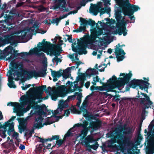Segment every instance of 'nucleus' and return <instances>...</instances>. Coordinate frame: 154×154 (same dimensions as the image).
<instances>
[{
    "mask_svg": "<svg viewBox=\"0 0 154 154\" xmlns=\"http://www.w3.org/2000/svg\"><path fill=\"white\" fill-rule=\"evenodd\" d=\"M120 8L115 9V16L117 23L116 26L118 30H115V27H107L105 31L106 36L103 37V39H108L112 35L118 34L121 35L122 34L124 36L127 34L125 26L126 23L125 18L121 16L123 13L125 15H133L135 11L140 9L137 6L131 5L129 0H115Z\"/></svg>",
    "mask_w": 154,
    "mask_h": 154,
    "instance_id": "f257e3e1",
    "label": "nucleus"
},
{
    "mask_svg": "<svg viewBox=\"0 0 154 154\" xmlns=\"http://www.w3.org/2000/svg\"><path fill=\"white\" fill-rule=\"evenodd\" d=\"M91 34L90 35L89 34L84 35L83 42L80 43L77 47V48L72 47V49L73 51H77L81 54H86L87 53L86 50L87 47H88L89 46L97 42H99L100 43V42L103 39L98 37L102 34L103 30L100 28H94L91 30Z\"/></svg>",
    "mask_w": 154,
    "mask_h": 154,
    "instance_id": "f03ea898",
    "label": "nucleus"
},
{
    "mask_svg": "<svg viewBox=\"0 0 154 154\" xmlns=\"http://www.w3.org/2000/svg\"><path fill=\"white\" fill-rule=\"evenodd\" d=\"M119 76H123V78H119L117 80L116 77L113 75L108 81L109 85H105L103 86L98 87V89L101 91H112L116 92V90L113 89L118 88V90H120V88H123L125 83L129 81L132 76V74L130 72L126 74L121 73Z\"/></svg>",
    "mask_w": 154,
    "mask_h": 154,
    "instance_id": "7ed1b4c3",
    "label": "nucleus"
},
{
    "mask_svg": "<svg viewBox=\"0 0 154 154\" xmlns=\"http://www.w3.org/2000/svg\"><path fill=\"white\" fill-rule=\"evenodd\" d=\"M15 68L17 70L15 71L14 67H10V69L7 74L8 77V85L10 88H16L14 82L13 81L14 79L17 81L21 79H26V76L25 75V72H24V70L22 69L23 66L21 63H15Z\"/></svg>",
    "mask_w": 154,
    "mask_h": 154,
    "instance_id": "20e7f679",
    "label": "nucleus"
},
{
    "mask_svg": "<svg viewBox=\"0 0 154 154\" xmlns=\"http://www.w3.org/2000/svg\"><path fill=\"white\" fill-rule=\"evenodd\" d=\"M21 101L20 105L16 102H9L7 103L8 106H14V112L17 113V116H23V112H25L29 110L33 101L29 100V96L26 95L22 96L20 98Z\"/></svg>",
    "mask_w": 154,
    "mask_h": 154,
    "instance_id": "39448f33",
    "label": "nucleus"
},
{
    "mask_svg": "<svg viewBox=\"0 0 154 154\" xmlns=\"http://www.w3.org/2000/svg\"><path fill=\"white\" fill-rule=\"evenodd\" d=\"M122 131V130H117L116 131L110 132L107 134L106 136L108 137H113V138L107 141L106 143L108 147L112 148L114 151L124 152V149L122 147V143L121 140H116L117 136H119V133Z\"/></svg>",
    "mask_w": 154,
    "mask_h": 154,
    "instance_id": "423d86ee",
    "label": "nucleus"
},
{
    "mask_svg": "<svg viewBox=\"0 0 154 154\" xmlns=\"http://www.w3.org/2000/svg\"><path fill=\"white\" fill-rule=\"evenodd\" d=\"M37 28L33 26L32 27L24 29L23 31H14L13 34H16L10 38V40L13 43H20L22 40L35 34Z\"/></svg>",
    "mask_w": 154,
    "mask_h": 154,
    "instance_id": "0eeeda50",
    "label": "nucleus"
},
{
    "mask_svg": "<svg viewBox=\"0 0 154 154\" xmlns=\"http://www.w3.org/2000/svg\"><path fill=\"white\" fill-rule=\"evenodd\" d=\"M44 112L41 108V107L38 105H37L33 108L29 114L31 115H35V120L34 122L33 127L35 129H39L42 128L43 125H47L52 123L55 122V121H51L50 122L45 123L42 125V121L43 120V116Z\"/></svg>",
    "mask_w": 154,
    "mask_h": 154,
    "instance_id": "6e6552de",
    "label": "nucleus"
},
{
    "mask_svg": "<svg viewBox=\"0 0 154 154\" xmlns=\"http://www.w3.org/2000/svg\"><path fill=\"white\" fill-rule=\"evenodd\" d=\"M43 48L41 49L42 51L46 53L47 54H50L51 56H55V57L52 60L54 64L56 62V65H57L59 63L61 62V59L62 57L60 55L61 51H59L55 50L50 42H49L48 44H45Z\"/></svg>",
    "mask_w": 154,
    "mask_h": 154,
    "instance_id": "1a4fd4ad",
    "label": "nucleus"
},
{
    "mask_svg": "<svg viewBox=\"0 0 154 154\" xmlns=\"http://www.w3.org/2000/svg\"><path fill=\"white\" fill-rule=\"evenodd\" d=\"M46 85H44L42 87L39 86L36 88H30L28 91L31 93L29 97V100L33 101L32 104L35 100L36 99L38 100V102L40 103L42 101V100H45L48 99V97L42 98V94L43 93V89L46 88Z\"/></svg>",
    "mask_w": 154,
    "mask_h": 154,
    "instance_id": "9d476101",
    "label": "nucleus"
},
{
    "mask_svg": "<svg viewBox=\"0 0 154 154\" xmlns=\"http://www.w3.org/2000/svg\"><path fill=\"white\" fill-rule=\"evenodd\" d=\"M45 92L51 95V99L55 101L57 100L58 97H64L68 94L66 87L64 85L60 86L58 91L55 89H52L51 87H48L45 90Z\"/></svg>",
    "mask_w": 154,
    "mask_h": 154,
    "instance_id": "9b49d317",
    "label": "nucleus"
},
{
    "mask_svg": "<svg viewBox=\"0 0 154 154\" xmlns=\"http://www.w3.org/2000/svg\"><path fill=\"white\" fill-rule=\"evenodd\" d=\"M43 67L41 70L36 72L35 70H30L27 69H23L24 70L26 76V79L29 80L33 77H43L46 75V71L47 70V65L46 63L44 62L43 63Z\"/></svg>",
    "mask_w": 154,
    "mask_h": 154,
    "instance_id": "f8f14e48",
    "label": "nucleus"
},
{
    "mask_svg": "<svg viewBox=\"0 0 154 154\" xmlns=\"http://www.w3.org/2000/svg\"><path fill=\"white\" fill-rule=\"evenodd\" d=\"M89 11L90 13H92L95 15H96L99 12L100 15L101 16L105 13L110 15L111 9L109 7H107L106 8H103L102 3L99 2L97 4H91Z\"/></svg>",
    "mask_w": 154,
    "mask_h": 154,
    "instance_id": "ddd939ff",
    "label": "nucleus"
},
{
    "mask_svg": "<svg viewBox=\"0 0 154 154\" xmlns=\"http://www.w3.org/2000/svg\"><path fill=\"white\" fill-rule=\"evenodd\" d=\"M74 96H69L67 99L65 101L63 100H60L59 102L58 103V107L56 110H54L53 112V110L52 111V113H53V116L51 117H48V120H51L53 118H55L56 117V115L60 114L61 112L62 111L63 109L64 108H66L68 106V103L71 100L74 99Z\"/></svg>",
    "mask_w": 154,
    "mask_h": 154,
    "instance_id": "4468645a",
    "label": "nucleus"
},
{
    "mask_svg": "<svg viewBox=\"0 0 154 154\" xmlns=\"http://www.w3.org/2000/svg\"><path fill=\"white\" fill-rule=\"evenodd\" d=\"M97 142L94 140L93 136L91 135H89L86 137V138L82 137L79 141V143L82 145L87 147H89L94 150H96L98 147V144H96L95 145H90L91 143L94 142Z\"/></svg>",
    "mask_w": 154,
    "mask_h": 154,
    "instance_id": "2eb2a0df",
    "label": "nucleus"
},
{
    "mask_svg": "<svg viewBox=\"0 0 154 154\" xmlns=\"http://www.w3.org/2000/svg\"><path fill=\"white\" fill-rule=\"evenodd\" d=\"M49 42L45 41V39H43L41 42H39L37 45L38 48H35L32 49L30 50L29 52H22L20 53L23 56H27L29 55H32L34 54H37L38 52L41 51H42V49L44 47V45L45 44H48Z\"/></svg>",
    "mask_w": 154,
    "mask_h": 154,
    "instance_id": "dca6fc26",
    "label": "nucleus"
},
{
    "mask_svg": "<svg viewBox=\"0 0 154 154\" xmlns=\"http://www.w3.org/2000/svg\"><path fill=\"white\" fill-rule=\"evenodd\" d=\"M130 86L133 88H135L139 85L140 88L142 90L147 89L149 85V83L142 80H133L130 83Z\"/></svg>",
    "mask_w": 154,
    "mask_h": 154,
    "instance_id": "f3484780",
    "label": "nucleus"
},
{
    "mask_svg": "<svg viewBox=\"0 0 154 154\" xmlns=\"http://www.w3.org/2000/svg\"><path fill=\"white\" fill-rule=\"evenodd\" d=\"M80 20L81 22L80 23L81 26L76 30V32H84L86 31V26L88 25H93L95 24V22L90 19L88 21L87 20L81 18Z\"/></svg>",
    "mask_w": 154,
    "mask_h": 154,
    "instance_id": "a211bd4d",
    "label": "nucleus"
},
{
    "mask_svg": "<svg viewBox=\"0 0 154 154\" xmlns=\"http://www.w3.org/2000/svg\"><path fill=\"white\" fill-rule=\"evenodd\" d=\"M124 141L127 146H129V147L127 149L128 153H124V154H132V152L131 151L134 152L135 149H137L138 146L139 145V143L138 142L136 141L134 143L129 139Z\"/></svg>",
    "mask_w": 154,
    "mask_h": 154,
    "instance_id": "6ab92c4d",
    "label": "nucleus"
},
{
    "mask_svg": "<svg viewBox=\"0 0 154 154\" xmlns=\"http://www.w3.org/2000/svg\"><path fill=\"white\" fill-rule=\"evenodd\" d=\"M140 94L143 96L145 98H141L140 103L144 105L145 109L150 107L153 108V103L150 100V98L146 94L140 92Z\"/></svg>",
    "mask_w": 154,
    "mask_h": 154,
    "instance_id": "aec40b11",
    "label": "nucleus"
},
{
    "mask_svg": "<svg viewBox=\"0 0 154 154\" xmlns=\"http://www.w3.org/2000/svg\"><path fill=\"white\" fill-rule=\"evenodd\" d=\"M119 44L116 46L115 53L118 62L122 61L125 57V53L124 51L121 48Z\"/></svg>",
    "mask_w": 154,
    "mask_h": 154,
    "instance_id": "412c9836",
    "label": "nucleus"
},
{
    "mask_svg": "<svg viewBox=\"0 0 154 154\" xmlns=\"http://www.w3.org/2000/svg\"><path fill=\"white\" fill-rule=\"evenodd\" d=\"M15 118V116H12L9 120L7 122H5L4 124V127L5 128H7L8 127L9 128V129L7 131L9 135H10L11 132L14 131V123L12 121Z\"/></svg>",
    "mask_w": 154,
    "mask_h": 154,
    "instance_id": "4be33fe9",
    "label": "nucleus"
},
{
    "mask_svg": "<svg viewBox=\"0 0 154 154\" xmlns=\"http://www.w3.org/2000/svg\"><path fill=\"white\" fill-rule=\"evenodd\" d=\"M55 2L57 4L52 6L51 9L55 10L60 7L64 8L66 4V0H56Z\"/></svg>",
    "mask_w": 154,
    "mask_h": 154,
    "instance_id": "5701e85b",
    "label": "nucleus"
},
{
    "mask_svg": "<svg viewBox=\"0 0 154 154\" xmlns=\"http://www.w3.org/2000/svg\"><path fill=\"white\" fill-rule=\"evenodd\" d=\"M87 106V102L86 101H84L80 108V110L83 112V116L86 118L88 116V113L85 109Z\"/></svg>",
    "mask_w": 154,
    "mask_h": 154,
    "instance_id": "b1692460",
    "label": "nucleus"
},
{
    "mask_svg": "<svg viewBox=\"0 0 154 154\" xmlns=\"http://www.w3.org/2000/svg\"><path fill=\"white\" fill-rule=\"evenodd\" d=\"M71 69V67H68L63 71L62 75L64 79H66L71 76L70 72Z\"/></svg>",
    "mask_w": 154,
    "mask_h": 154,
    "instance_id": "393cba45",
    "label": "nucleus"
},
{
    "mask_svg": "<svg viewBox=\"0 0 154 154\" xmlns=\"http://www.w3.org/2000/svg\"><path fill=\"white\" fill-rule=\"evenodd\" d=\"M7 129L2 126L0 123V136L2 138H5L6 136L5 134Z\"/></svg>",
    "mask_w": 154,
    "mask_h": 154,
    "instance_id": "a878e982",
    "label": "nucleus"
},
{
    "mask_svg": "<svg viewBox=\"0 0 154 154\" xmlns=\"http://www.w3.org/2000/svg\"><path fill=\"white\" fill-rule=\"evenodd\" d=\"M88 129L85 128L82 130L81 131V134L76 136V140H77V139L80 137H81L80 140L81 139L82 137H84V138H86L85 137L87 134Z\"/></svg>",
    "mask_w": 154,
    "mask_h": 154,
    "instance_id": "bb28decb",
    "label": "nucleus"
},
{
    "mask_svg": "<svg viewBox=\"0 0 154 154\" xmlns=\"http://www.w3.org/2000/svg\"><path fill=\"white\" fill-rule=\"evenodd\" d=\"M82 127V124L78 123L75 124L73 128H71L69 130L67 133L65 134V137L70 136L72 135L71 131L74 127Z\"/></svg>",
    "mask_w": 154,
    "mask_h": 154,
    "instance_id": "cd10ccee",
    "label": "nucleus"
},
{
    "mask_svg": "<svg viewBox=\"0 0 154 154\" xmlns=\"http://www.w3.org/2000/svg\"><path fill=\"white\" fill-rule=\"evenodd\" d=\"M100 127L99 124L97 122H91L90 124L89 127L96 130Z\"/></svg>",
    "mask_w": 154,
    "mask_h": 154,
    "instance_id": "c85d7f7f",
    "label": "nucleus"
},
{
    "mask_svg": "<svg viewBox=\"0 0 154 154\" xmlns=\"http://www.w3.org/2000/svg\"><path fill=\"white\" fill-rule=\"evenodd\" d=\"M63 41L61 40L60 39H59V44L56 45L55 47L53 48L55 50H57V51H62L61 47L60 46L62 45Z\"/></svg>",
    "mask_w": 154,
    "mask_h": 154,
    "instance_id": "c756f323",
    "label": "nucleus"
},
{
    "mask_svg": "<svg viewBox=\"0 0 154 154\" xmlns=\"http://www.w3.org/2000/svg\"><path fill=\"white\" fill-rule=\"evenodd\" d=\"M51 75L52 77H57L59 78L62 76V72L61 71H53L51 72Z\"/></svg>",
    "mask_w": 154,
    "mask_h": 154,
    "instance_id": "7c9ffc66",
    "label": "nucleus"
},
{
    "mask_svg": "<svg viewBox=\"0 0 154 154\" xmlns=\"http://www.w3.org/2000/svg\"><path fill=\"white\" fill-rule=\"evenodd\" d=\"M94 69H88L86 72V74L87 76H91L92 75H93L94 73Z\"/></svg>",
    "mask_w": 154,
    "mask_h": 154,
    "instance_id": "2f4dec72",
    "label": "nucleus"
},
{
    "mask_svg": "<svg viewBox=\"0 0 154 154\" xmlns=\"http://www.w3.org/2000/svg\"><path fill=\"white\" fill-rule=\"evenodd\" d=\"M134 129H133L132 128H130L127 129L126 132H124L123 134H131L134 131Z\"/></svg>",
    "mask_w": 154,
    "mask_h": 154,
    "instance_id": "473e14b6",
    "label": "nucleus"
},
{
    "mask_svg": "<svg viewBox=\"0 0 154 154\" xmlns=\"http://www.w3.org/2000/svg\"><path fill=\"white\" fill-rule=\"evenodd\" d=\"M106 66V65L105 64L100 65L98 67L99 71L100 72L103 71Z\"/></svg>",
    "mask_w": 154,
    "mask_h": 154,
    "instance_id": "72a5a7b5",
    "label": "nucleus"
},
{
    "mask_svg": "<svg viewBox=\"0 0 154 154\" xmlns=\"http://www.w3.org/2000/svg\"><path fill=\"white\" fill-rule=\"evenodd\" d=\"M77 12V11H75V12L74 13L72 11H71L69 13H68L67 14H65L63 15L62 16H60L59 18H60V20H61L62 19H63V18L66 17H67V16L69 14H70L72 13H73V14L75 13H76Z\"/></svg>",
    "mask_w": 154,
    "mask_h": 154,
    "instance_id": "f704fd0d",
    "label": "nucleus"
},
{
    "mask_svg": "<svg viewBox=\"0 0 154 154\" xmlns=\"http://www.w3.org/2000/svg\"><path fill=\"white\" fill-rule=\"evenodd\" d=\"M11 134L10 136L12 134H13L12 136L14 137L17 140H18V134L17 133L15 132L14 131H14L11 132Z\"/></svg>",
    "mask_w": 154,
    "mask_h": 154,
    "instance_id": "c9c22d12",
    "label": "nucleus"
},
{
    "mask_svg": "<svg viewBox=\"0 0 154 154\" xmlns=\"http://www.w3.org/2000/svg\"><path fill=\"white\" fill-rule=\"evenodd\" d=\"M100 80V79L98 76H96V77L93 78V81L92 82V83L94 85H96V82H99Z\"/></svg>",
    "mask_w": 154,
    "mask_h": 154,
    "instance_id": "e433bc0d",
    "label": "nucleus"
},
{
    "mask_svg": "<svg viewBox=\"0 0 154 154\" xmlns=\"http://www.w3.org/2000/svg\"><path fill=\"white\" fill-rule=\"evenodd\" d=\"M60 20V19L59 18H57L52 20V22L53 23L56 24V26H57L58 23Z\"/></svg>",
    "mask_w": 154,
    "mask_h": 154,
    "instance_id": "4c0bfd02",
    "label": "nucleus"
},
{
    "mask_svg": "<svg viewBox=\"0 0 154 154\" xmlns=\"http://www.w3.org/2000/svg\"><path fill=\"white\" fill-rule=\"evenodd\" d=\"M59 138V136L58 135L52 136L51 138L47 139L46 141H51L53 140H58Z\"/></svg>",
    "mask_w": 154,
    "mask_h": 154,
    "instance_id": "58836bf2",
    "label": "nucleus"
},
{
    "mask_svg": "<svg viewBox=\"0 0 154 154\" xmlns=\"http://www.w3.org/2000/svg\"><path fill=\"white\" fill-rule=\"evenodd\" d=\"M75 95L77 96V99L78 100H81L82 94L81 93L76 92L75 93Z\"/></svg>",
    "mask_w": 154,
    "mask_h": 154,
    "instance_id": "ea45409f",
    "label": "nucleus"
},
{
    "mask_svg": "<svg viewBox=\"0 0 154 154\" xmlns=\"http://www.w3.org/2000/svg\"><path fill=\"white\" fill-rule=\"evenodd\" d=\"M98 23L100 24L101 26L103 27V28H105V26H106L108 25V24L109 23L108 22H106V23H102L101 21H98Z\"/></svg>",
    "mask_w": 154,
    "mask_h": 154,
    "instance_id": "a19ab883",
    "label": "nucleus"
},
{
    "mask_svg": "<svg viewBox=\"0 0 154 154\" xmlns=\"http://www.w3.org/2000/svg\"><path fill=\"white\" fill-rule=\"evenodd\" d=\"M88 125V123L87 122L84 121L83 122V124H82V127L83 129L87 128H86Z\"/></svg>",
    "mask_w": 154,
    "mask_h": 154,
    "instance_id": "79ce46f5",
    "label": "nucleus"
},
{
    "mask_svg": "<svg viewBox=\"0 0 154 154\" xmlns=\"http://www.w3.org/2000/svg\"><path fill=\"white\" fill-rule=\"evenodd\" d=\"M104 2V5L106 6L107 5H110V1L109 0H102Z\"/></svg>",
    "mask_w": 154,
    "mask_h": 154,
    "instance_id": "37998d69",
    "label": "nucleus"
},
{
    "mask_svg": "<svg viewBox=\"0 0 154 154\" xmlns=\"http://www.w3.org/2000/svg\"><path fill=\"white\" fill-rule=\"evenodd\" d=\"M63 143V141L62 140H59L57 141L56 145L58 146H61Z\"/></svg>",
    "mask_w": 154,
    "mask_h": 154,
    "instance_id": "c03bdc74",
    "label": "nucleus"
},
{
    "mask_svg": "<svg viewBox=\"0 0 154 154\" xmlns=\"http://www.w3.org/2000/svg\"><path fill=\"white\" fill-rule=\"evenodd\" d=\"M78 55L77 54H76L75 57V59H74V56H72V55H71L70 57V58L71 59H72V60L73 61L75 60H79V58L77 57Z\"/></svg>",
    "mask_w": 154,
    "mask_h": 154,
    "instance_id": "a18cd8bd",
    "label": "nucleus"
},
{
    "mask_svg": "<svg viewBox=\"0 0 154 154\" xmlns=\"http://www.w3.org/2000/svg\"><path fill=\"white\" fill-rule=\"evenodd\" d=\"M37 55L39 57H42L44 58H45V54L42 52H38L37 53Z\"/></svg>",
    "mask_w": 154,
    "mask_h": 154,
    "instance_id": "49530a36",
    "label": "nucleus"
},
{
    "mask_svg": "<svg viewBox=\"0 0 154 154\" xmlns=\"http://www.w3.org/2000/svg\"><path fill=\"white\" fill-rule=\"evenodd\" d=\"M153 150L148 149L146 152V154H153L154 152V147L153 148Z\"/></svg>",
    "mask_w": 154,
    "mask_h": 154,
    "instance_id": "de8ad7c7",
    "label": "nucleus"
},
{
    "mask_svg": "<svg viewBox=\"0 0 154 154\" xmlns=\"http://www.w3.org/2000/svg\"><path fill=\"white\" fill-rule=\"evenodd\" d=\"M17 27L14 25L13 26H11L10 27H9L8 29V31L12 30V31H14L17 28Z\"/></svg>",
    "mask_w": 154,
    "mask_h": 154,
    "instance_id": "09e8293b",
    "label": "nucleus"
},
{
    "mask_svg": "<svg viewBox=\"0 0 154 154\" xmlns=\"http://www.w3.org/2000/svg\"><path fill=\"white\" fill-rule=\"evenodd\" d=\"M70 112L69 110H66L64 112V116H68L70 114Z\"/></svg>",
    "mask_w": 154,
    "mask_h": 154,
    "instance_id": "8fccbe9b",
    "label": "nucleus"
},
{
    "mask_svg": "<svg viewBox=\"0 0 154 154\" xmlns=\"http://www.w3.org/2000/svg\"><path fill=\"white\" fill-rule=\"evenodd\" d=\"M67 37V38L69 42H72V38L71 36H70L69 35H66Z\"/></svg>",
    "mask_w": 154,
    "mask_h": 154,
    "instance_id": "3c124183",
    "label": "nucleus"
},
{
    "mask_svg": "<svg viewBox=\"0 0 154 154\" xmlns=\"http://www.w3.org/2000/svg\"><path fill=\"white\" fill-rule=\"evenodd\" d=\"M129 17L131 20H132V22L134 23L135 21V18L134 16H132V15H128Z\"/></svg>",
    "mask_w": 154,
    "mask_h": 154,
    "instance_id": "603ef678",
    "label": "nucleus"
},
{
    "mask_svg": "<svg viewBox=\"0 0 154 154\" xmlns=\"http://www.w3.org/2000/svg\"><path fill=\"white\" fill-rule=\"evenodd\" d=\"M34 128H32V130H31V131H30L29 134V136L30 137L32 135V134L34 132Z\"/></svg>",
    "mask_w": 154,
    "mask_h": 154,
    "instance_id": "864d4df0",
    "label": "nucleus"
},
{
    "mask_svg": "<svg viewBox=\"0 0 154 154\" xmlns=\"http://www.w3.org/2000/svg\"><path fill=\"white\" fill-rule=\"evenodd\" d=\"M90 82H87L85 84V87L87 88H88L89 86H90Z\"/></svg>",
    "mask_w": 154,
    "mask_h": 154,
    "instance_id": "5fc2aeb1",
    "label": "nucleus"
},
{
    "mask_svg": "<svg viewBox=\"0 0 154 154\" xmlns=\"http://www.w3.org/2000/svg\"><path fill=\"white\" fill-rule=\"evenodd\" d=\"M46 139H45L42 138H40V142L42 143H44L45 142H47L48 141L46 140Z\"/></svg>",
    "mask_w": 154,
    "mask_h": 154,
    "instance_id": "6e6d98bb",
    "label": "nucleus"
},
{
    "mask_svg": "<svg viewBox=\"0 0 154 154\" xmlns=\"http://www.w3.org/2000/svg\"><path fill=\"white\" fill-rule=\"evenodd\" d=\"M20 149L22 150L24 149L25 148V146L24 145L20 144L19 147Z\"/></svg>",
    "mask_w": 154,
    "mask_h": 154,
    "instance_id": "4d7b16f0",
    "label": "nucleus"
},
{
    "mask_svg": "<svg viewBox=\"0 0 154 154\" xmlns=\"http://www.w3.org/2000/svg\"><path fill=\"white\" fill-rule=\"evenodd\" d=\"M12 55H11V56H10V57H8V58H7V59H6V60H9V62H10L13 59V58L12 57Z\"/></svg>",
    "mask_w": 154,
    "mask_h": 154,
    "instance_id": "13d9d810",
    "label": "nucleus"
},
{
    "mask_svg": "<svg viewBox=\"0 0 154 154\" xmlns=\"http://www.w3.org/2000/svg\"><path fill=\"white\" fill-rule=\"evenodd\" d=\"M74 87H73V88L72 89H70V88H69L68 89V91L70 92H72L74 91Z\"/></svg>",
    "mask_w": 154,
    "mask_h": 154,
    "instance_id": "bf43d9fd",
    "label": "nucleus"
},
{
    "mask_svg": "<svg viewBox=\"0 0 154 154\" xmlns=\"http://www.w3.org/2000/svg\"><path fill=\"white\" fill-rule=\"evenodd\" d=\"M81 102V100H78L76 104V105L79 107L80 105Z\"/></svg>",
    "mask_w": 154,
    "mask_h": 154,
    "instance_id": "052dcab7",
    "label": "nucleus"
},
{
    "mask_svg": "<svg viewBox=\"0 0 154 154\" xmlns=\"http://www.w3.org/2000/svg\"><path fill=\"white\" fill-rule=\"evenodd\" d=\"M73 83L72 82L71 83L70 81H68L66 84V85L67 86L68 85H72V86Z\"/></svg>",
    "mask_w": 154,
    "mask_h": 154,
    "instance_id": "680f3d73",
    "label": "nucleus"
},
{
    "mask_svg": "<svg viewBox=\"0 0 154 154\" xmlns=\"http://www.w3.org/2000/svg\"><path fill=\"white\" fill-rule=\"evenodd\" d=\"M90 89L92 91H93L96 90L94 86H91L90 88Z\"/></svg>",
    "mask_w": 154,
    "mask_h": 154,
    "instance_id": "e2e57ef3",
    "label": "nucleus"
},
{
    "mask_svg": "<svg viewBox=\"0 0 154 154\" xmlns=\"http://www.w3.org/2000/svg\"><path fill=\"white\" fill-rule=\"evenodd\" d=\"M23 4V2L19 3L17 5V6L18 7L22 6Z\"/></svg>",
    "mask_w": 154,
    "mask_h": 154,
    "instance_id": "0e129e2a",
    "label": "nucleus"
},
{
    "mask_svg": "<svg viewBox=\"0 0 154 154\" xmlns=\"http://www.w3.org/2000/svg\"><path fill=\"white\" fill-rule=\"evenodd\" d=\"M107 52L109 54H111L112 52V50L110 48H109L107 50Z\"/></svg>",
    "mask_w": 154,
    "mask_h": 154,
    "instance_id": "69168bd1",
    "label": "nucleus"
},
{
    "mask_svg": "<svg viewBox=\"0 0 154 154\" xmlns=\"http://www.w3.org/2000/svg\"><path fill=\"white\" fill-rule=\"evenodd\" d=\"M6 6V4H4L2 6V7L1 8V9H4L5 8Z\"/></svg>",
    "mask_w": 154,
    "mask_h": 154,
    "instance_id": "338daca9",
    "label": "nucleus"
},
{
    "mask_svg": "<svg viewBox=\"0 0 154 154\" xmlns=\"http://www.w3.org/2000/svg\"><path fill=\"white\" fill-rule=\"evenodd\" d=\"M81 62H77L76 63V68H77L79 66Z\"/></svg>",
    "mask_w": 154,
    "mask_h": 154,
    "instance_id": "774afa93",
    "label": "nucleus"
}]
</instances>
